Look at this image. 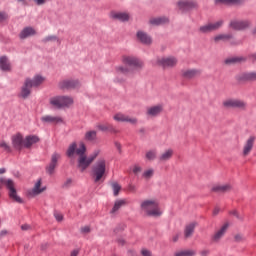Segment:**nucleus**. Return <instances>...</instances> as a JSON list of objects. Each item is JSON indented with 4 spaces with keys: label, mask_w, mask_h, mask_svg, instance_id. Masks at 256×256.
Wrapping results in <instances>:
<instances>
[{
    "label": "nucleus",
    "mask_w": 256,
    "mask_h": 256,
    "mask_svg": "<svg viewBox=\"0 0 256 256\" xmlns=\"http://www.w3.org/2000/svg\"><path fill=\"white\" fill-rule=\"evenodd\" d=\"M87 151V148L85 147V144L81 142L79 144V147L77 148V143H72L67 149L66 155L67 157H73V155L78 156L77 159V167L80 171H85L97 159V154H92L90 156H87L85 153Z\"/></svg>",
    "instance_id": "1"
},
{
    "label": "nucleus",
    "mask_w": 256,
    "mask_h": 256,
    "mask_svg": "<svg viewBox=\"0 0 256 256\" xmlns=\"http://www.w3.org/2000/svg\"><path fill=\"white\" fill-rule=\"evenodd\" d=\"M122 63L126 66H117L115 68L116 74L118 75H129L131 73V68L133 69H143L145 64L139 58L133 55L122 56Z\"/></svg>",
    "instance_id": "2"
},
{
    "label": "nucleus",
    "mask_w": 256,
    "mask_h": 256,
    "mask_svg": "<svg viewBox=\"0 0 256 256\" xmlns=\"http://www.w3.org/2000/svg\"><path fill=\"white\" fill-rule=\"evenodd\" d=\"M140 209L148 217H161L163 211L159 207V202L155 199H146L141 202Z\"/></svg>",
    "instance_id": "3"
},
{
    "label": "nucleus",
    "mask_w": 256,
    "mask_h": 256,
    "mask_svg": "<svg viewBox=\"0 0 256 256\" xmlns=\"http://www.w3.org/2000/svg\"><path fill=\"white\" fill-rule=\"evenodd\" d=\"M0 183L1 185L6 186L8 189L9 197L12 199V201H15L16 203H23V199L17 195V189H15V182H13L12 179H5V178H0Z\"/></svg>",
    "instance_id": "4"
},
{
    "label": "nucleus",
    "mask_w": 256,
    "mask_h": 256,
    "mask_svg": "<svg viewBox=\"0 0 256 256\" xmlns=\"http://www.w3.org/2000/svg\"><path fill=\"white\" fill-rule=\"evenodd\" d=\"M224 24L225 21L223 20L208 22L198 28V33L200 35H209V33H213V31H219Z\"/></svg>",
    "instance_id": "5"
},
{
    "label": "nucleus",
    "mask_w": 256,
    "mask_h": 256,
    "mask_svg": "<svg viewBox=\"0 0 256 256\" xmlns=\"http://www.w3.org/2000/svg\"><path fill=\"white\" fill-rule=\"evenodd\" d=\"M222 106L225 109H240L241 111H245L247 109V102L241 99L229 98L222 102Z\"/></svg>",
    "instance_id": "6"
},
{
    "label": "nucleus",
    "mask_w": 256,
    "mask_h": 256,
    "mask_svg": "<svg viewBox=\"0 0 256 256\" xmlns=\"http://www.w3.org/2000/svg\"><path fill=\"white\" fill-rule=\"evenodd\" d=\"M176 6L180 11H193L199 9V3L196 0H178Z\"/></svg>",
    "instance_id": "7"
},
{
    "label": "nucleus",
    "mask_w": 256,
    "mask_h": 256,
    "mask_svg": "<svg viewBox=\"0 0 256 256\" xmlns=\"http://www.w3.org/2000/svg\"><path fill=\"white\" fill-rule=\"evenodd\" d=\"M253 23H251V20H231L229 23L230 29H233L234 31H245L246 29H251V26Z\"/></svg>",
    "instance_id": "8"
},
{
    "label": "nucleus",
    "mask_w": 256,
    "mask_h": 256,
    "mask_svg": "<svg viewBox=\"0 0 256 256\" xmlns=\"http://www.w3.org/2000/svg\"><path fill=\"white\" fill-rule=\"evenodd\" d=\"M107 179V161L103 158L97 161V181H105Z\"/></svg>",
    "instance_id": "9"
},
{
    "label": "nucleus",
    "mask_w": 256,
    "mask_h": 256,
    "mask_svg": "<svg viewBox=\"0 0 256 256\" xmlns=\"http://www.w3.org/2000/svg\"><path fill=\"white\" fill-rule=\"evenodd\" d=\"M31 89H33V86L31 85V78H26L20 88L18 97H20V99H29V97H31Z\"/></svg>",
    "instance_id": "10"
},
{
    "label": "nucleus",
    "mask_w": 256,
    "mask_h": 256,
    "mask_svg": "<svg viewBox=\"0 0 256 256\" xmlns=\"http://www.w3.org/2000/svg\"><path fill=\"white\" fill-rule=\"evenodd\" d=\"M156 65L163 67V69H169L177 65V58L175 57H159L156 59Z\"/></svg>",
    "instance_id": "11"
},
{
    "label": "nucleus",
    "mask_w": 256,
    "mask_h": 256,
    "mask_svg": "<svg viewBox=\"0 0 256 256\" xmlns=\"http://www.w3.org/2000/svg\"><path fill=\"white\" fill-rule=\"evenodd\" d=\"M114 121H117L118 123H129L130 125H137L139 123V120L137 117L125 115L123 113H117L113 116Z\"/></svg>",
    "instance_id": "12"
},
{
    "label": "nucleus",
    "mask_w": 256,
    "mask_h": 256,
    "mask_svg": "<svg viewBox=\"0 0 256 256\" xmlns=\"http://www.w3.org/2000/svg\"><path fill=\"white\" fill-rule=\"evenodd\" d=\"M163 109V104L149 106L146 108V117H148V119H155V117H159V115L163 113Z\"/></svg>",
    "instance_id": "13"
},
{
    "label": "nucleus",
    "mask_w": 256,
    "mask_h": 256,
    "mask_svg": "<svg viewBox=\"0 0 256 256\" xmlns=\"http://www.w3.org/2000/svg\"><path fill=\"white\" fill-rule=\"evenodd\" d=\"M43 182L41 179H38L34 184V187L28 190L29 197H37V195H41V193H45L47 191V187L42 186Z\"/></svg>",
    "instance_id": "14"
},
{
    "label": "nucleus",
    "mask_w": 256,
    "mask_h": 256,
    "mask_svg": "<svg viewBox=\"0 0 256 256\" xmlns=\"http://www.w3.org/2000/svg\"><path fill=\"white\" fill-rule=\"evenodd\" d=\"M201 75V69L197 68H185L181 70V76L183 79L191 80Z\"/></svg>",
    "instance_id": "15"
},
{
    "label": "nucleus",
    "mask_w": 256,
    "mask_h": 256,
    "mask_svg": "<svg viewBox=\"0 0 256 256\" xmlns=\"http://www.w3.org/2000/svg\"><path fill=\"white\" fill-rule=\"evenodd\" d=\"M45 125H61L63 118L61 116L44 115L40 118Z\"/></svg>",
    "instance_id": "16"
},
{
    "label": "nucleus",
    "mask_w": 256,
    "mask_h": 256,
    "mask_svg": "<svg viewBox=\"0 0 256 256\" xmlns=\"http://www.w3.org/2000/svg\"><path fill=\"white\" fill-rule=\"evenodd\" d=\"M59 159H61V154L54 152L51 156L50 164L46 167V172L48 175H53L55 173Z\"/></svg>",
    "instance_id": "17"
},
{
    "label": "nucleus",
    "mask_w": 256,
    "mask_h": 256,
    "mask_svg": "<svg viewBox=\"0 0 256 256\" xmlns=\"http://www.w3.org/2000/svg\"><path fill=\"white\" fill-rule=\"evenodd\" d=\"M59 89H77L81 87L79 80H61L58 83Z\"/></svg>",
    "instance_id": "18"
},
{
    "label": "nucleus",
    "mask_w": 256,
    "mask_h": 256,
    "mask_svg": "<svg viewBox=\"0 0 256 256\" xmlns=\"http://www.w3.org/2000/svg\"><path fill=\"white\" fill-rule=\"evenodd\" d=\"M12 145L17 151H21V149L25 148V138L23 135L20 133L14 135L12 137Z\"/></svg>",
    "instance_id": "19"
},
{
    "label": "nucleus",
    "mask_w": 256,
    "mask_h": 256,
    "mask_svg": "<svg viewBox=\"0 0 256 256\" xmlns=\"http://www.w3.org/2000/svg\"><path fill=\"white\" fill-rule=\"evenodd\" d=\"M227 229H229L228 224H224L221 226L219 230H217L214 235L211 237L212 243H219L221 239L225 236V233H227Z\"/></svg>",
    "instance_id": "20"
},
{
    "label": "nucleus",
    "mask_w": 256,
    "mask_h": 256,
    "mask_svg": "<svg viewBox=\"0 0 256 256\" xmlns=\"http://www.w3.org/2000/svg\"><path fill=\"white\" fill-rule=\"evenodd\" d=\"M174 154H175V151H173V149H171V148L164 150L158 156L159 163H167V161H171V159H173Z\"/></svg>",
    "instance_id": "21"
},
{
    "label": "nucleus",
    "mask_w": 256,
    "mask_h": 256,
    "mask_svg": "<svg viewBox=\"0 0 256 256\" xmlns=\"http://www.w3.org/2000/svg\"><path fill=\"white\" fill-rule=\"evenodd\" d=\"M111 19H114L115 21H122V23H125V21H129L130 15L127 12H115L112 11L110 13Z\"/></svg>",
    "instance_id": "22"
},
{
    "label": "nucleus",
    "mask_w": 256,
    "mask_h": 256,
    "mask_svg": "<svg viewBox=\"0 0 256 256\" xmlns=\"http://www.w3.org/2000/svg\"><path fill=\"white\" fill-rule=\"evenodd\" d=\"M40 139L37 135H28L24 138V149H31L33 145L39 143Z\"/></svg>",
    "instance_id": "23"
},
{
    "label": "nucleus",
    "mask_w": 256,
    "mask_h": 256,
    "mask_svg": "<svg viewBox=\"0 0 256 256\" xmlns=\"http://www.w3.org/2000/svg\"><path fill=\"white\" fill-rule=\"evenodd\" d=\"M136 37L140 43H143V45H151V43H153L151 36L143 31H138Z\"/></svg>",
    "instance_id": "24"
},
{
    "label": "nucleus",
    "mask_w": 256,
    "mask_h": 256,
    "mask_svg": "<svg viewBox=\"0 0 256 256\" xmlns=\"http://www.w3.org/2000/svg\"><path fill=\"white\" fill-rule=\"evenodd\" d=\"M253 145H255V136H250L243 147V155L247 157L249 153L253 150Z\"/></svg>",
    "instance_id": "25"
},
{
    "label": "nucleus",
    "mask_w": 256,
    "mask_h": 256,
    "mask_svg": "<svg viewBox=\"0 0 256 256\" xmlns=\"http://www.w3.org/2000/svg\"><path fill=\"white\" fill-rule=\"evenodd\" d=\"M195 227H197L196 222L189 223L184 228V239H191L193 233H195Z\"/></svg>",
    "instance_id": "26"
},
{
    "label": "nucleus",
    "mask_w": 256,
    "mask_h": 256,
    "mask_svg": "<svg viewBox=\"0 0 256 256\" xmlns=\"http://www.w3.org/2000/svg\"><path fill=\"white\" fill-rule=\"evenodd\" d=\"M231 189L230 184H216L212 187L213 193H229Z\"/></svg>",
    "instance_id": "27"
},
{
    "label": "nucleus",
    "mask_w": 256,
    "mask_h": 256,
    "mask_svg": "<svg viewBox=\"0 0 256 256\" xmlns=\"http://www.w3.org/2000/svg\"><path fill=\"white\" fill-rule=\"evenodd\" d=\"M0 69L6 73H10L11 71V62H9V58L6 56L0 57Z\"/></svg>",
    "instance_id": "28"
},
{
    "label": "nucleus",
    "mask_w": 256,
    "mask_h": 256,
    "mask_svg": "<svg viewBox=\"0 0 256 256\" xmlns=\"http://www.w3.org/2000/svg\"><path fill=\"white\" fill-rule=\"evenodd\" d=\"M238 81H256V72H244L238 75Z\"/></svg>",
    "instance_id": "29"
},
{
    "label": "nucleus",
    "mask_w": 256,
    "mask_h": 256,
    "mask_svg": "<svg viewBox=\"0 0 256 256\" xmlns=\"http://www.w3.org/2000/svg\"><path fill=\"white\" fill-rule=\"evenodd\" d=\"M37 35V31L33 27H25L19 34L20 39H27L28 37H33Z\"/></svg>",
    "instance_id": "30"
},
{
    "label": "nucleus",
    "mask_w": 256,
    "mask_h": 256,
    "mask_svg": "<svg viewBox=\"0 0 256 256\" xmlns=\"http://www.w3.org/2000/svg\"><path fill=\"white\" fill-rule=\"evenodd\" d=\"M233 39V34L228 33V34H218L213 37L214 43H226V41H231Z\"/></svg>",
    "instance_id": "31"
},
{
    "label": "nucleus",
    "mask_w": 256,
    "mask_h": 256,
    "mask_svg": "<svg viewBox=\"0 0 256 256\" xmlns=\"http://www.w3.org/2000/svg\"><path fill=\"white\" fill-rule=\"evenodd\" d=\"M215 5H243V0H215Z\"/></svg>",
    "instance_id": "32"
},
{
    "label": "nucleus",
    "mask_w": 256,
    "mask_h": 256,
    "mask_svg": "<svg viewBox=\"0 0 256 256\" xmlns=\"http://www.w3.org/2000/svg\"><path fill=\"white\" fill-rule=\"evenodd\" d=\"M50 105H52V107L55 109H63L61 96H54L50 98Z\"/></svg>",
    "instance_id": "33"
},
{
    "label": "nucleus",
    "mask_w": 256,
    "mask_h": 256,
    "mask_svg": "<svg viewBox=\"0 0 256 256\" xmlns=\"http://www.w3.org/2000/svg\"><path fill=\"white\" fill-rule=\"evenodd\" d=\"M127 205V200L126 199H118L114 202V206L111 210V213H117L121 207H125Z\"/></svg>",
    "instance_id": "34"
},
{
    "label": "nucleus",
    "mask_w": 256,
    "mask_h": 256,
    "mask_svg": "<svg viewBox=\"0 0 256 256\" xmlns=\"http://www.w3.org/2000/svg\"><path fill=\"white\" fill-rule=\"evenodd\" d=\"M149 23L150 25H165V23H169V19L167 17L151 18Z\"/></svg>",
    "instance_id": "35"
},
{
    "label": "nucleus",
    "mask_w": 256,
    "mask_h": 256,
    "mask_svg": "<svg viewBox=\"0 0 256 256\" xmlns=\"http://www.w3.org/2000/svg\"><path fill=\"white\" fill-rule=\"evenodd\" d=\"M44 82H45V77H43L41 75H36V76H34L33 79H31V86L39 87V85H43Z\"/></svg>",
    "instance_id": "36"
},
{
    "label": "nucleus",
    "mask_w": 256,
    "mask_h": 256,
    "mask_svg": "<svg viewBox=\"0 0 256 256\" xmlns=\"http://www.w3.org/2000/svg\"><path fill=\"white\" fill-rule=\"evenodd\" d=\"M145 159L146 161H155L157 159V150L150 149L145 152Z\"/></svg>",
    "instance_id": "37"
},
{
    "label": "nucleus",
    "mask_w": 256,
    "mask_h": 256,
    "mask_svg": "<svg viewBox=\"0 0 256 256\" xmlns=\"http://www.w3.org/2000/svg\"><path fill=\"white\" fill-rule=\"evenodd\" d=\"M197 255V251L195 250H180L174 253V256H195Z\"/></svg>",
    "instance_id": "38"
},
{
    "label": "nucleus",
    "mask_w": 256,
    "mask_h": 256,
    "mask_svg": "<svg viewBox=\"0 0 256 256\" xmlns=\"http://www.w3.org/2000/svg\"><path fill=\"white\" fill-rule=\"evenodd\" d=\"M243 61H245V58L243 57H230L227 58L224 63L226 65H234L235 63H243Z\"/></svg>",
    "instance_id": "39"
},
{
    "label": "nucleus",
    "mask_w": 256,
    "mask_h": 256,
    "mask_svg": "<svg viewBox=\"0 0 256 256\" xmlns=\"http://www.w3.org/2000/svg\"><path fill=\"white\" fill-rule=\"evenodd\" d=\"M60 99L62 101V109L64 107H71V105H73V98L69 96H60Z\"/></svg>",
    "instance_id": "40"
},
{
    "label": "nucleus",
    "mask_w": 256,
    "mask_h": 256,
    "mask_svg": "<svg viewBox=\"0 0 256 256\" xmlns=\"http://www.w3.org/2000/svg\"><path fill=\"white\" fill-rule=\"evenodd\" d=\"M155 175V170L153 168L147 169L143 172L142 177L143 179H146V181H149L151 177Z\"/></svg>",
    "instance_id": "41"
},
{
    "label": "nucleus",
    "mask_w": 256,
    "mask_h": 256,
    "mask_svg": "<svg viewBox=\"0 0 256 256\" xmlns=\"http://www.w3.org/2000/svg\"><path fill=\"white\" fill-rule=\"evenodd\" d=\"M111 187L114 197H117L119 195V192L121 191V185L119 184V182H111Z\"/></svg>",
    "instance_id": "42"
},
{
    "label": "nucleus",
    "mask_w": 256,
    "mask_h": 256,
    "mask_svg": "<svg viewBox=\"0 0 256 256\" xmlns=\"http://www.w3.org/2000/svg\"><path fill=\"white\" fill-rule=\"evenodd\" d=\"M51 41H56L58 43V45H61V40L55 35L47 36V37L42 39L43 43H49Z\"/></svg>",
    "instance_id": "43"
},
{
    "label": "nucleus",
    "mask_w": 256,
    "mask_h": 256,
    "mask_svg": "<svg viewBox=\"0 0 256 256\" xmlns=\"http://www.w3.org/2000/svg\"><path fill=\"white\" fill-rule=\"evenodd\" d=\"M95 139H97V132H95V131H88L85 134V140L86 141H95Z\"/></svg>",
    "instance_id": "44"
},
{
    "label": "nucleus",
    "mask_w": 256,
    "mask_h": 256,
    "mask_svg": "<svg viewBox=\"0 0 256 256\" xmlns=\"http://www.w3.org/2000/svg\"><path fill=\"white\" fill-rule=\"evenodd\" d=\"M0 149H3V151H6V153H11V146L5 141L0 142Z\"/></svg>",
    "instance_id": "45"
},
{
    "label": "nucleus",
    "mask_w": 256,
    "mask_h": 256,
    "mask_svg": "<svg viewBox=\"0 0 256 256\" xmlns=\"http://www.w3.org/2000/svg\"><path fill=\"white\" fill-rule=\"evenodd\" d=\"M80 233H82L83 235H87L88 233H91V227L90 226L81 227Z\"/></svg>",
    "instance_id": "46"
},
{
    "label": "nucleus",
    "mask_w": 256,
    "mask_h": 256,
    "mask_svg": "<svg viewBox=\"0 0 256 256\" xmlns=\"http://www.w3.org/2000/svg\"><path fill=\"white\" fill-rule=\"evenodd\" d=\"M108 133H114V134H117L119 133V130H117V128H115V126L111 125V124H108V130H107Z\"/></svg>",
    "instance_id": "47"
},
{
    "label": "nucleus",
    "mask_w": 256,
    "mask_h": 256,
    "mask_svg": "<svg viewBox=\"0 0 256 256\" xmlns=\"http://www.w3.org/2000/svg\"><path fill=\"white\" fill-rule=\"evenodd\" d=\"M9 19V15L7 12H0V23H3V21H7Z\"/></svg>",
    "instance_id": "48"
},
{
    "label": "nucleus",
    "mask_w": 256,
    "mask_h": 256,
    "mask_svg": "<svg viewBox=\"0 0 256 256\" xmlns=\"http://www.w3.org/2000/svg\"><path fill=\"white\" fill-rule=\"evenodd\" d=\"M132 171H133L134 175H139V173H141V171H143V168H141V166H139V165H135L133 167Z\"/></svg>",
    "instance_id": "49"
},
{
    "label": "nucleus",
    "mask_w": 256,
    "mask_h": 256,
    "mask_svg": "<svg viewBox=\"0 0 256 256\" xmlns=\"http://www.w3.org/2000/svg\"><path fill=\"white\" fill-rule=\"evenodd\" d=\"M140 253L142 256H153V253H151V251L146 248L142 249Z\"/></svg>",
    "instance_id": "50"
},
{
    "label": "nucleus",
    "mask_w": 256,
    "mask_h": 256,
    "mask_svg": "<svg viewBox=\"0 0 256 256\" xmlns=\"http://www.w3.org/2000/svg\"><path fill=\"white\" fill-rule=\"evenodd\" d=\"M54 217H55L56 221H58L59 223H61V221H63V214H61L59 212H55Z\"/></svg>",
    "instance_id": "51"
},
{
    "label": "nucleus",
    "mask_w": 256,
    "mask_h": 256,
    "mask_svg": "<svg viewBox=\"0 0 256 256\" xmlns=\"http://www.w3.org/2000/svg\"><path fill=\"white\" fill-rule=\"evenodd\" d=\"M108 127H109V124H100V125H98V129L100 131H104V132L108 131Z\"/></svg>",
    "instance_id": "52"
},
{
    "label": "nucleus",
    "mask_w": 256,
    "mask_h": 256,
    "mask_svg": "<svg viewBox=\"0 0 256 256\" xmlns=\"http://www.w3.org/2000/svg\"><path fill=\"white\" fill-rule=\"evenodd\" d=\"M73 184V180L71 178H68L64 184L63 187H71V185Z\"/></svg>",
    "instance_id": "53"
},
{
    "label": "nucleus",
    "mask_w": 256,
    "mask_h": 256,
    "mask_svg": "<svg viewBox=\"0 0 256 256\" xmlns=\"http://www.w3.org/2000/svg\"><path fill=\"white\" fill-rule=\"evenodd\" d=\"M179 237H181V234H180V233L174 234V235L172 236V241H173V243H177V241H179Z\"/></svg>",
    "instance_id": "54"
},
{
    "label": "nucleus",
    "mask_w": 256,
    "mask_h": 256,
    "mask_svg": "<svg viewBox=\"0 0 256 256\" xmlns=\"http://www.w3.org/2000/svg\"><path fill=\"white\" fill-rule=\"evenodd\" d=\"M235 241H237V243H240V241H243V235L241 234H236L234 237Z\"/></svg>",
    "instance_id": "55"
},
{
    "label": "nucleus",
    "mask_w": 256,
    "mask_h": 256,
    "mask_svg": "<svg viewBox=\"0 0 256 256\" xmlns=\"http://www.w3.org/2000/svg\"><path fill=\"white\" fill-rule=\"evenodd\" d=\"M211 252L208 249H203L200 251L201 256H209Z\"/></svg>",
    "instance_id": "56"
},
{
    "label": "nucleus",
    "mask_w": 256,
    "mask_h": 256,
    "mask_svg": "<svg viewBox=\"0 0 256 256\" xmlns=\"http://www.w3.org/2000/svg\"><path fill=\"white\" fill-rule=\"evenodd\" d=\"M92 177H93L95 183H97V168H94L92 170Z\"/></svg>",
    "instance_id": "57"
},
{
    "label": "nucleus",
    "mask_w": 256,
    "mask_h": 256,
    "mask_svg": "<svg viewBox=\"0 0 256 256\" xmlns=\"http://www.w3.org/2000/svg\"><path fill=\"white\" fill-rule=\"evenodd\" d=\"M34 2L36 3V5H45V3L47 1L46 0H34Z\"/></svg>",
    "instance_id": "58"
},
{
    "label": "nucleus",
    "mask_w": 256,
    "mask_h": 256,
    "mask_svg": "<svg viewBox=\"0 0 256 256\" xmlns=\"http://www.w3.org/2000/svg\"><path fill=\"white\" fill-rule=\"evenodd\" d=\"M30 228H31V226H29L27 224H24L21 226L22 231H28V229H30Z\"/></svg>",
    "instance_id": "59"
},
{
    "label": "nucleus",
    "mask_w": 256,
    "mask_h": 256,
    "mask_svg": "<svg viewBox=\"0 0 256 256\" xmlns=\"http://www.w3.org/2000/svg\"><path fill=\"white\" fill-rule=\"evenodd\" d=\"M79 255V250H73L70 254V256H77Z\"/></svg>",
    "instance_id": "60"
},
{
    "label": "nucleus",
    "mask_w": 256,
    "mask_h": 256,
    "mask_svg": "<svg viewBox=\"0 0 256 256\" xmlns=\"http://www.w3.org/2000/svg\"><path fill=\"white\" fill-rule=\"evenodd\" d=\"M219 207H216L214 210H213V215H219Z\"/></svg>",
    "instance_id": "61"
},
{
    "label": "nucleus",
    "mask_w": 256,
    "mask_h": 256,
    "mask_svg": "<svg viewBox=\"0 0 256 256\" xmlns=\"http://www.w3.org/2000/svg\"><path fill=\"white\" fill-rule=\"evenodd\" d=\"M6 234H7V230H2L0 232V237H5Z\"/></svg>",
    "instance_id": "62"
},
{
    "label": "nucleus",
    "mask_w": 256,
    "mask_h": 256,
    "mask_svg": "<svg viewBox=\"0 0 256 256\" xmlns=\"http://www.w3.org/2000/svg\"><path fill=\"white\" fill-rule=\"evenodd\" d=\"M128 189L129 191H132V192L136 191V188L134 185H130Z\"/></svg>",
    "instance_id": "63"
},
{
    "label": "nucleus",
    "mask_w": 256,
    "mask_h": 256,
    "mask_svg": "<svg viewBox=\"0 0 256 256\" xmlns=\"http://www.w3.org/2000/svg\"><path fill=\"white\" fill-rule=\"evenodd\" d=\"M118 243H119V245H125V240H123V239H118Z\"/></svg>",
    "instance_id": "64"
}]
</instances>
